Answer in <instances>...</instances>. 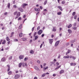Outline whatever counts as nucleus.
I'll use <instances>...</instances> for the list:
<instances>
[{
    "instance_id": "f257e3e1",
    "label": "nucleus",
    "mask_w": 79,
    "mask_h": 79,
    "mask_svg": "<svg viewBox=\"0 0 79 79\" xmlns=\"http://www.w3.org/2000/svg\"><path fill=\"white\" fill-rule=\"evenodd\" d=\"M20 77V75L19 74H16L15 76V79H18Z\"/></svg>"
},
{
    "instance_id": "f03ea898",
    "label": "nucleus",
    "mask_w": 79,
    "mask_h": 79,
    "mask_svg": "<svg viewBox=\"0 0 79 79\" xmlns=\"http://www.w3.org/2000/svg\"><path fill=\"white\" fill-rule=\"evenodd\" d=\"M42 30H40L38 31V34L39 35H40L42 33Z\"/></svg>"
},
{
    "instance_id": "7ed1b4c3",
    "label": "nucleus",
    "mask_w": 79,
    "mask_h": 79,
    "mask_svg": "<svg viewBox=\"0 0 79 79\" xmlns=\"http://www.w3.org/2000/svg\"><path fill=\"white\" fill-rule=\"evenodd\" d=\"M22 65L23 67H24V66H27V65L26 64V63H22Z\"/></svg>"
},
{
    "instance_id": "20e7f679",
    "label": "nucleus",
    "mask_w": 79,
    "mask_h": 79,
    "mask_svg": "<svg viewBox=\"0 0 79 79\" xmlns=\"http://www.w3.org/2000/svg\"><path fill=\"white\" fill-rule=\"evenodd\" d=\"M60 43V41H58L56 42L55 44V46L56 47V46H57V45H58V44H59V43Z\"/></svg>"
},
{
    "instance_id": "39448f33",
    "label": "nucleus",
    "mask_w": 79,
    "mask_h": 79,
    "mask_svg": "<svg viewBox=\"0 0 79 79\" xmlns=\"http://www.w3.org/2000/svg\"><path fill=\"white\" fill-rule=\"evenodd\" d=\"M6 58H5V57H3L2 58V59H1V61H2V62H5V61H6Z\"/></svg>"
},
{
    "instance_id": "423d86ee",
    "label": "nucleus",
    "mask_w": 79,
    "mask_h": 79,
    "mask_svg": "<svg viewBox=\"0 0 79 79\" xmlns=\"http://www.w3.org/2000/svg\"><path fill=\"white\" fill-rule=\"evenodd\" d=\"M49 41L50 44H52V43H53V39H49Z\"/></svg>"
},
{
    "instance_id": "0eeeda50",
    "label": "nucleus",
    "mask_w": 79,
    "mask_h": 79,
    "mask_svg": "<svg viewBox=\"0 0 79 79\" xmlns=\"http://www.w3.org/2000/svg\"><path fill=\"white\" fill-rule=\"evenodd\" d=\"M24 58V56L23 55H21L19 56V58L20 60H21V59H23Z\"/></svg>"
},
{
    "instance_id": "6e6552de",
    "label": "nucleus",
    "mask_w": 79,
    "mask_h": 79,
    "mask_svg": "<svg viewBox=\"0 0 79 79\" xmlns=\"http://www.w3.org/2000/svg\"><path fill=\"white\" fill-rule=\"evenodd\" d=\"M18 10L20 11H21V12H23V9H22L21 8H18Z\"/></svg>"
},
{
    "instance_id": "1a4fd4ad",
    "label": "nucleus",
    "mask_w": 79,
    "mask_h": 79,
    "mask_svg": "<svg viewBox=\"0 0 79 79\" xmlns=\"http://www.w3.org/2000/svg\"><path fill=\"white\" fill-rule=\"evenodd\" d=\"M28 5V4L26 3H23V7L24 8V7L26 6H27Z\"/></svg>"
},
{
    "instance_id": "9d476101",
    "label": "nucleus",
    "mask_w": 79,
    "mask_h": 79,
    "mask_svg": "<svg viewBox=\"0 0 79 79\" xmlns=\"http://www.w3.org/2000/svg\"><path fill=\"white\" fill-rule=\"evenodd\" d=\"M35 69H36V70H37V71H40V70L39 69L38 67L36 66H35Z\"/></svg>"
},
{
    "instance_id": "9b49d317",
    "label": "nucleus",
    "mask_w": 79,
    "mask_h": 79,
    "mask_svg": "<svg viewBox=\"0 0 79 79\" xmlns=\"http://www.w3.org/2000/svg\"><path fill=\"white\" fill-rule=\"evenodd\" d=\"M64 70H61L60 72V74H62V73H64Z\"/></svg>"
},
{
    "instance_id": "f8f14e48",
    "label": "nucleus",
    "mask_w": 79,
    "mask_h": 79,
    "mask_svg": "<svg viewBox=\"0 0 79 79\" xmlns=\"http://www.w3.org/2000/svg\"><path fill=\"white\" fill-rule=\"evenodd\" d=\"M69 56L67 55V56H64V58L66 59V58H69Z\"/></svg>"
},
{
    "instance_id": "ddd939ff",
    "label": "nucleus",
    "mask_w": 79,
    "mask_h": 79,
    "mask_svg": "<svg viewBox=\"0 0 79 79\" xmlns=\"http://www.w3.org/2000/svg\"><path fill=\"white\" fill-rule=\"evenodd\" d=\"M35 11H40V9L39 8V9L35 8Z\"/></svg>"
},
{
    "instance_id": "4468645a",
    "label": "nucleus",
    "mask_w": 79,
    "mask_h": 79,
    "mask_svg": "<svg viewBox=\"0 0 79 79\" xmlns=\"http://www.w3.org/2000/svg\"><path fill=\"white\" fill-rule=\"evenodd\" d=\"M58 8L61 11H63V10L62 9V7L60 6H58Z\"/></svg>"
},
{
    "instance_id": "2eb2a0df",
    "label": "nucleus",
    "mask_w": 79,
    "mask_h": 79,
    "mask_svg": "<svg viewBox=\"0 0 79 79\" xmlns=\"http://www.w3.org/2000/svg\"><path fill=\"white\" fill-rule=\"evenodd\" d=\"M68 32H69V34H71L72 33V31L70 29H69L68 30Z\"/></svg>"
},
{
    "instance_id": "dca6fc26",
    "label": "nucleus",
    "mask_w": 79,
    "mask_h": 79,
    "mask_svg": "<svg viewBox=\"0 0 79 79\" xmlns=\"http://www.w3.org/2000/svg\"><path fill=\"white\" fill-rule=\"evenodd\" d=\"M21 14V13H20V12H19L17 15V16H20V14Z\"/></svg>"
},
{
    "instance_id": "f3484780",
    "label": "nucleus",
    "mask_w": 79,
    "mask_h": 79,
    "mask_svg": "<svg viewBox=\"0 0 79 79\" xmlns=\"http://www.w3.org/2000/svg\"><path fill=\"white\" fill-rule=\"evenodd\" d=\"M23 33H20L19 35V36L20 37H21L23 36Z\"/></svg>"
},
{
    "instance_id": "a211bd4d",
    "label": "nucleus",
    "mask_w": 79,
    "mask_h": 79,
    "mask_svg": "<svg viewBox=\"0 0 79 79\" xmlns=\"http://www.w3.org/2000/svg\"><path fill=\"white\" fill-rule=\"evenodd\" d=\"M52 31H54V32H55V31H56V29H55V27H53Z\"/></svg>"
},
{
    "instance_id": "6ab92c4d",
    "label": "nucleus",
    "mask_w": 79,
    "mask_h": 79,
    "mask_svg": "<svg viewBox=\"0 0 79 79\" xmlns=\"http://www.w3.org/2000/svg\"><path fill=\"white\" fill-rule=\"evenodd\" d=\"M22 65V64L21 63H20L19 64V68H21V65Z\"/></svg>"
},
{
    "instance_id": "aec40b11",
    "label": "nucleus",
    "mask_w": 79,
    "mask_h": 79,
    "mask_svg": "<svg viewBox=\"0 0 79 79\" xmlns=\"http://www.w3.org/2000/svg\"><path fill=\"white\" fill-rule=\"evenodd\" d=\"M44 69V70H46V69H47L48 68V67H46V68H45V67H43Z\"/></svg>"
},
{
    "instance_id": "412c9836",
    "label": "nucleus",
    "mask_w": 79,
    "mask_h": 79,
    "mask_svg": "<svg viewBox=\"0 0 79 79\" xmlns=\"http://www.w3.org/2000/svg\"><path fill=\"white\" fill-rule=\"evenodd\" d=\"M72 27V25L71 24H70L69 25V26H68V28L69 29V28H70V27Z\"/></svg>"
},
{
    "instance_id": "4be33fe9",
    "label": "nucleus",
    "mask_w": 79,
    "mask_h": 79,
    "mask_svg": "<svg viewBox=\"0 0 79 79\" xmlns=\"http://www.w3.org/2000/svg\"><path fill=\"white\" fill-rule=\"evenodd\" d=\"M7 7L8 8H10V3H9L7 4Z\"/></svg>"
},
{
    "instance_id": "5701e85b",
    "label": "nucleus",
    "mask_w": 79,
    "mask_h": 79,
    "mask_svg": "<svg viewBox=\"0 0 79 79\" xmlns=\"http://www.w3.org/2000/svg\"><path fill=\"white\" fill-rule=\"evenodd\" d=\"M39 38V36H35V40H37V38Z\"/></svg>"
},
{
    "instance_id": "b1692460",
    "label": "nucleus",
    "mask_w": 79,
    "mask_h": 79,
    "mask_svg": "<svg viewBox=\"0 0 79 79\" xmlns=\"http://www.w3.org/2000/svg\"><path fill=\"white\" fill-rule=\"evenodd\" d=\"M22 26H23V24H21L19 26V29H21V28L22 27Z\"/></svg>"
},
{
    "instance_id": "393cba45",
    "label": "nucleus",
    "mask_w": 79,
    "mask_h": 79,
    "mask_svg": "<svg viewBox=\"0 0 79 79\" xmlns=\"http://www.w3.org/2000/svg\"><path fill=\"white\" fill-rule=\"evenodd\" d=\"M30 53H31V54H33L34 53V51L33 50H32L30 51Z\"/></svg>"
},
{
    "instance_id": "a878e982",
    "label": "nucleus",
    "mask_w": 79,
    "mask_h": 79,
    "mask_svg": "<svg viewBox=\"0 0 79 79\" xmlns=\"http://www.w3.org/2000/svg\"><path fill=\"white\" fill-rule=\"evenodd\" d=\"M12 73V72H11V71H10L8 73V74L10 75Z\"/></svg>"
},
{
    "instance_id": "bb28decb",
    "label": "nucleus",
    "mask_w": 79,
    "mask_h": 79,
    "mask_svg": "<svg viewBox=\"0 0 79 79\" xmlns=\"http://www.w3.org/2000/svg\"><path fill=\"white\" fill-rule=\"evenodd\" d=\"M57 15H61V12H60L57 13Z\"/></svg>"
},
{
    "instance_id": "cd10ccee",
    "label": "nucleus",
    "mask_w": 79,
    "mask_h": 79,
    "mask_svg": "<svg viewBox=\"0 0 79 79\" xmlns=\"http://www.w3.org/2000/svg\"><path fill=\"white\" fill-rule=\"evenodd\" d=\"M47 0H46L45 2H44V5H45L46 4H47Z\"/></svg>"
},
{
    "instance_id": "c85d7f7f",
    "label": "nucleus",
    "mask_w": 79,
    "mask_h": 79,
    "mask_svg": "<svg viewBox=\"0 0 79 79\" xmlns=\"http://www.w3.org/2000/svg\"><path fill=\"white\" fill-rule=\"evenodd\" d=\"M6 39L7 41H9L10 39H9V38H8V37H7Z\"/></svg>"
},
{
    "instance_id": "c756f323",
    "label": "nucleus",
    "mask_w": 79,
    "mask_h": 79,
    "mask_svg": "<svg viewBox=\"0 0 79 79\" xmlns=\"http://www.w3.org/2000/svg\"><path fill=\"white\" fill-rule=\"evenodd\" d=\"M45 74H43L42 75L41 77H45Z\"/></svg>"
},
{
    "instance_id": "7c9ffc66",
    "label": "nucleus",
    "mask_w": 79,
    "mask_h": 79,
    "mask_svg": "<svg viewBox=\"0 0 79 79\" xmlns=\"http://www.w3.org/2000/svg\"><path fill=\"white\" fill-rule=\"evenodd\" d=\"M70 64L71 66H72L73 65L74 66V65H76V64H74L73 63H72Z\"/></svg>"
},
{
    "instance_id": "2f4dec72",
    "label": "nucleus",
    "mask_w": 79,
    "mask_h": 79,
    "mask_svg": "<svg viewBox=\"0 0 79 79\" xmlns=\"http://www.w3.org/2000/svg\"><path fill=\"white\" fill-rule=\"evenodd\" d=\"M75 15H76V12H74L72 14V15L73 16H74Z\"/></svg>"
},
{
    "instance_id": "473e14b6",
    "label": "nucleus",
    "mask_w": 79,
    "mask_h": 79,
    "mask_svg": "<svg viewBox=\"0 0 79 79\" xmlns=\"http://www.w3.org/2000/svg\"><path fill=\"white\" fill-rule=\"evenodd\" d=\"M61 3L62 4H64V3H65V2L64 1H63Z\"/></svg>"
},
{
    "instance_id": "72a5a7b5",
    "label": "nucleus",
    "mask_w": 79,
    "mask_h": 79,
    "mask_svg": "<svg viewBox=\"0 0 79 79\" xmlns=\"http://www.w3.org/2000/svg\"><path fill=\"white\" fill-rule=\"evenodd\" d=\"M27 40V39L26 38H23V41H24L25 40Z\"/></svg>"
},
{
    "instance_id": "f704fd0d",
    "label": "nucleus",
    "mask_w": 79,
    "mask_h": 79,
    "mask_svg": "<svg viewBox=\"0 0 79 79\" xmlns=\"http://www.w3.org/2000/svg\"><path fill=\"white\" fill-rule=\"evenodd\" d=\"M6 43V41H5V40H4L3 42L2 43V44H5Z\"/></svg>"
},
{
    "instance_id": "c9c22d12",
    "label": "nucleus",
    "mask_w": 79,
    "mask_h": 79,
    "mask_svg": "<svg viewBox=\"0 0 79 79\" xmlns=\"http://www.w3.org/2000/svg\"><path fill=\"white\" fill-rule=\"evenodd\" d=\"M12 59V56H11L9 57V60H10Z\"/></svg>"
},
{
    "instance_id": "e433bc0d",
    "label": "nucleus",
    "mask_w": 79,
    "mask_h": 79,
    "mask_svg": "<svg viewBox=\"0 0 79 79\" xmlns=\"http://www.w3.org/2000/svg\"><path fill=\"white\" fill-rule=\"evenodd\" d=\"M28 60V58H25L24 60V61H26V60Z\"/></svg>"
},
{
    "instance_id": "4c0bfd02",
    "label": "nucleus",
    "mask_w": 79,
    "mask_h": 79,
    "mask_svg": "<svg viewBox=\"0 0 79 79\" xmlns=\"http://www.w3.org/2000/svg\"><path fill=\"white\" fill-rule=\"evenodd\" d=\"M17 13H18V12L17 11L15 12L14 14V15H16V14H17Z\"/></svg>"
},
{
    "instance_id": "58836bf2",
    "label": "nucleus",
    "mask_w": 79,
    "mask_h": 79,
    "mask_svg": "<svg viewBox=\"0 0 79 79\" xmlns=\"http://www.w3.org/2000/svg\"><path fill=\"white\" fill-rule=\"evenodd\" d=\"M14 41L15 42H18V40L17 39H15L14 40Z\"/></svg>"
},
{
    "instance_id": "ea45409f",
    "label": "nucleus",
    "mask_w": 79,
    "mask_h": 79,
    "mask_svg": "<svg viewBox=\"0 0 79 79\" xmlns=\"http://www.w3.org/2000/svg\"><path fill=\"white\" fill-rule=\"evenodd\" d=\"M40 29V27H38L37 28V31H39Z\"/></svg>"
},
{
    "instance_id": "a19ab883",
    "label": "nucleus",
    "mask_w": 79,
    "mask_h": 79,
    "mask_svg": "<svg viewBox=\"0 0 79 79\" xmlns=\"http://www.w3.org/2000/svg\"><path fill=\"white\" fill-rule=\"evenodd\" d=\"M76 18H77V15H75L74 17V19H76Z\"/></svg>"
},
{
    "instance_id": "79ce46f5",
    "label": "nucleus",
    "mask_w": 79,
    "mask_h": 79,
    "mask_svg": "<svg viewBox=\"0 0 79 79\" xmlns=\"http://www.w3.org/2000/svg\"><path fill=\"white\" fill-rule=\"evenodd\" d=\"M72 58L73 59V60H76V57L74 56H73Z\"/></svg>"
},
{
    "instance_id": "37998d69",
    "label": "nucleus",
    "mask_w": 79,
    "mask_h": 79,
    "mask_svg": "<svg viewBox=\"0 0 79 79\" xmlns=\"http://www.w3.org/2000/svg\"><path fill=\"white\" fill-rule=\"evenodd\" d=\"M68 51L67 52V53H69V52H71V50H68Z\"/></svg>"
},
{
    "instance_id": "c03bdc74",
    "label": "nucleus",
    "mask_w": 79,
    "mask_h": 79,
    "mask_svg": "<svg viewBox=\"0 0 79 79\" xmlns=\"http://www.w3.org/2000/svg\"><path fill=\"white\" fill-rule=\"evenodd\" d=\"M10 70V67H9L8 68V69L7 70L8 72V71H9Z\"/></svg>"
},
{
    "instance_id": "a18cd8bd",
    "label": "nucleus",
    "mask_w": 79,
    "mask_h": 79,
    "mask_svg": "<svg viewBox=\"0 0 79 79\" xmlns=\"http://www.w3.org/2000/svg\"><path fill=\"white\" fill-rule=\"evenodd\" d=\"M77 29V27H74L73 28V29L74 30H76V29Z\"/></svg>"
},
{
    "instance_id": "49530a36",
    "label": "nucleus",
    "mask_w": 79,
    "mask_h": 79,
    "mask_svg": "<svg viewBox=\"0 0 79 79\" xmlns=\"http://www.w3.org/2000/svg\"><path fill=\"white\" fill-rule=\"evenodd\" d=\"M34 28H35V27H33L32 29V31H34Z\"/></svg>"
},
{
    "instance_id": "de8ad7c7",
    "label": "nucleus",
    "mask_w": 79,
    "mask_h": 79,
    "mask_svg": "<svg viewBox=\"0 0 79 79\" xmlns=\"http://www.w3.org/2000/svg\"><path fill=\"white\" fill-rule=\"evenodd\" d=\"M73 56H72L70 55V56H69V57L70 58H72Z\"/></svg>"
},
{
    "instance_id": "09e8293b",
    "label": "nucleus",
    "mask_w": 79,
    "mask_h": 79,
    "mask_svg": "<svg viewBox=\"0 0 79 79\" xmlns=\"http://www.w3.org/2000/svg\"><path fill=\"white\" fill-rule=\"evenodd\" d=\"M40 9H41V10H42V9L43 8L42 7V6H40Z\"/></svg>"
},
{
    "instance_id": "8fccbe9b",
    "label": "nucleus",
    "mask_w": 79,
    "mask_h": 79,
    "mask_svg": "<svg viewBox=\"0 0 79 79\" xmlns=\"http://www.w3.org/2000/svg\"><path fill=\"white\" fill-rule=\"evenodd\" d=\"M21 17H19L18 19V20H21Z\"/></svg>"
},
{
    "instance_id": "3c124183",
    "label": "nucleus",
    "mask_w": 79,
    "mask_h": 79,
    "mask_svg": "<svg viewBox=\"0 0 79 79\" xmlns=\"http://www.w3.org/2000/svg\"><path fill=\"white\" fill-rule=\"evenodd\" d=\"M37 62L38 63H40V60H38L37 61Z\"/></svg>"
},
{
    "instance_id": "603ef678",
    "label": "nucleus",
    "mask_w": 79,
    "mask_h": 79,
    "mask_svg": "<svg viewBox=\"0 0 79 79\" xmlns=\"http://www.w3.org/2000/svg\"><path fill=\"white\" fill-rule=\"evenodd\" d=\"M43 45V44H41V45L40 46V48H42V46Z\"/></svg>"
},
{
    "instance_id": "864d4df0",
    "label": "nucleus",
    "mask_w": 79,
    "mask_h": 79,
    "mask_svg": "<svg viewBox=\"0 0 79 79\" xmlns=\"http://www.w3.org/2000/svg\"><path fill=\"white\" fill-rule=\"evenodd\" d=\"M74 42V41H73V40H72L71 42V43H72V44H73Z\"/></svg>"
},
{
    "instance_id": "5fc2aeb1",
    "label": "nucleus",
    "mask_w": 79,
    "mask_h": 79,
    "mask_svg": "<svg viewBox=\"0 0 79 79\" xmlns=\"http://www.w3.org/2000/svg\"><path fill=\"white\" fill-rule=\"evenodd\" d=\"M46 64H47L46 63H44V67H45V65H46Z\"/></svg>"
},
{
    "instance_id": "6e6d98bb",
    "label": "nucleus",
    "mask_w": 79,
    "mask_h": 79,
    "mask_svg": "<svg viewBox=\"0 0 79 79\" xmlns=\"http://www.w3.org/2000/svg\"><path fill=\"white\" fill-rule=\"evenodd\" d=\"M14 8H16V5H14L13 6Z\"/></svg>"
},
{
    "instance_id": "4d7b16f0",
    "label": "nucleus",
    "mask_w": 79,
    "mask_h": 79,
    "mask_svg": "<svg viewBox=\"0 0 79 79\" xmlns=\"http://www.w3.org/2000/svg\"><path fill=\"white\" fill-rule=\"evenodd\" d=\"M7 12H5L4 13V15H7Z\"/></svg>"
},
{
    "instance_id": "13d9d810",
    "label": "nucleus",
    "mask_w": 79,
    "mask_h": 79,
    "mask_svg": "<svg viewBox=\"0 0 79 79\" xmlns=\"http://www.w3.org/2000/svg\"><path fill=\"white\" fill-rule=\"evenodd\" d=\"M36 34H37V32H35V33H34V35L35 36L36 35Z\"/></svg>"
},
{
    "instance_id": "bf43d9fd",
    "label": "nucleus",
    "mask_w": 79,
    "mask_h": 79,
    "mask_svg": "<svg viewBox=\"0 0 79 79\" xmlns=\"http://www.w3.org/2000/svg\"><path fill=\"white\" fill-rule=\"evenodd\" d=\"M76 26V23H75L74 24V26Z\"/></svg>"
},
{
    "instance_id": "052dcab7",
    "label": "nucleus",
    "mask_w": 79,
    "mask_h": 79,
    "mask_svg": "<svg viewBox=\"0 0 79 79\" xmlns=\"http://www.w3.org/2000/svg\"><path fill=\"white\" fill-rule=\"evenodd\" d=\"M58 69H59V67H57V68H56L55 70Z\"/></svg>"
},
{
    "instance_id": "680f3d73",
    "label": "nucleus",
    "mask_w": 79,
    "mask_h": 79,
    "mask_svg": "<svg viewBox=\"0 0 79 79\" xmlns=\"http://www.w3.org/2000/svg\"><path fill=\"white\" fill-rule=\"evenodd\" d=\"M13 34H14V32H12L11 34V35H13Z\"/></svg>"
},
{
    "instance_id": "e2e57ef3",
    "label": "nucleus",
    "mask_w": 79,
    "mask_h": 79,
    "mask_svg": "<svg viewBox=\"0 0 79 79\" xmlns=\"http://www.w3.org/2000/svg\"><path fill=\"white\" fill-rule=\"evenodd\" d=\"M34 79H37V77H35Z\"/></svg>"
},
{
    "instance_id": "0e129e2a",
    "label": "nucleus",
    "mask_w": 79,
    "mask_h": 79,
    "mask_svg": "<svg viewBox=\"0 0 79 79\" xmlns=\"http://www.w3.org/2000/svg\"><path fill=\"white\" fill-rule=\"evenodd\" d=\"M41 36H42V37H44V34H42L41 35Z\"/></svg>"
},
{
    "instance_id": "69168bd1",
    "label": "nucleus",
    "mask_w": 79,
    "mask_h": 79,
    "mask_svg": "<svg viewBox=\"0 0 79 79\" xmlns=\"http://www.w3.org/2000/svg\"><path fill=\"white\" fill-rule=\"evenodd\" d=\"M25 17H26V15H24L23 16V18H25Z\"/></svg>"
},
{
    "instance_id": "338daca9",
    "label": "nucleus",
    "mask_w": 79,
    "mask_h": 79,
    "mask_svg": "<svg viewBox=\"0 0 79 79\" xmlns=\"http://www.w3.org/2000/svg\"><path fill=\"white\" fill-rule=\"evenodd\" d=\"M4 29H5V27H3L2 28V30H4Z\"/></svg>"
},
{
    "instance_id": "774afa93",
    "label": "nucleus",
    "mask_w": 79,
    "mask_h": 79,
    "mask_svg": "<svg viewBox=\"0 0 79 79\" xmlns=\"http://www.w3.org/2000/svg\"><path fill=\"white\" fill-rule=\"evenodd\" d=\"M53 76L54 77H55V76H56V74H53Z\"/></svg>"
}]
</instances>
